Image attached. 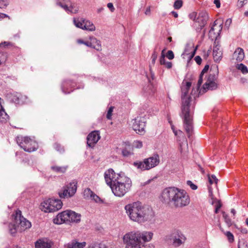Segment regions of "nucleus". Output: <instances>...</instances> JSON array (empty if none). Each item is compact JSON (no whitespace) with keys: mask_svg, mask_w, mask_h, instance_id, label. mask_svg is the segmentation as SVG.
Returning a JSON list of instances; mask_svg holds the SVG:
<instances>
[{"mask_svg":"<svg viewBox=\"0 0 248 248\" xmlns=\"http://www.w3.org/2000/svg\"><path fill=\"white\" fill-rule=\"evenodd\" d=\"M124 209L130 219L139 223L150 220L153 217L152 210L143 206L139 201L126 205Z\"/></svg>","mask_w":248,"mask_h":248,"instance_id":"3","label":"nucleus"},{"mask_svg":"<svg viewBox=\"0 0 248 248\" xmlns=\"http://www.w3.org/2000/svg\"><path fill=\"white\" fill-rule=\"evenodd\" d=\"M88 248H107L106 246L102 243H93L91 244Z\"/></svg>","mask_w":248,"mask_h":248,"instance_id":"35","label":"nucleus"},{"mask_svg":"<svg viewBox=\"0 0 248 248\" xmlns=\"http://www.w3.org/2000/svg\"><path fill=\"white\" fill-rule=\"evenodd\" d=\"M116 182L110 186L114 195L117 197L124 196L130 189L132 181L124 175H119Z\"/></svg>","mask_w":248,"mask_h":248,"instance_id":"6","label":"nucleus"},{"mask_svg":"<svg viewBox=\"0 0 248 248\" xmlns=\"http://www.w3.org/2000/svg\"><path fill=\"white\" fill-rule=\"evenodd\" d=\"M119 175H121L116 174L112 169L107 170L104 173V178L107 185L110 186L116 182L118 177H119Z\"/></svg>","mask_w":248,"mask_h":248,"instance_id":"14","label":"nucleus"},{"mask_svg":"<svg viewBox=\"0 0 248 248\" xmlns=\"http://www.w3.org/2000/svg\"><path fill=\"white\" fill-rule=\"evenodd\" d=\"M56 5L62 8L68 14H76L78 8L71 0H56Z\"/></svg>","mask_w":248,"mask_h":248,"instance_id":"12","label":"nucleus"},{"mask_svg":"<svg viewBox=\"0 0 248 248\" xmlns=\"http://www.w3.org/2000/svg\"><path fill=\"white\" fill-rule=\"evenodd\" d=\"M186 184L189 186L190 188L193 190H196L197 189V186L194 184L191 181L188 180L186 182Z\"/></svg>","mask_w":248,"mask_h":248,"instance_id":"48","label":"nucleus"},{"mask_svg":"<svg viewBox=\"0 0 248 248\" xmlns=\"http://www.w3.org/2000/svg\"><path fill=\"white\" fill-rule=\"evenodd\" d=\"M166 67L168 68V69H170L172 67V63L171 62H167L165 64Z\"/></svg>","mask_w":248,"mask_h":248,"instance_id":"61","label":"nucleus"},{"mask_svg":"<svg viewBox=\"0 0 248 248\" xmlns=\"http://www.w3.org/2000/svg\"><path fill=\"white\" fill-rule=\"evenodd\" d=\"M85 19L83 18H74L73 23L77 27L83 30V26L84 25Z\"/></svg>","mask_w":248,"mask_h":248,"instance_id":"30","label":"nucleus"},{"mask_svg":"<svg viewBox=\"0 0 248 248\" xmlns=\"http://www.w3.org/2000/svg\"><path fill=\"white\" fill-rule=\"evenodd\" d=\"M76 83L71 80H64L62 83L61 89L65 94L70 93L74 90Z\"/></svg>","mask_w":248,"mask_h":248,"instance_id":"18","label":"nucleus"},{"mask_svg":"<svg viewBox=\"0 0 248 248\" xmlns=\"http://www.w3.org/2000/svg\"><path fill=\"white\" fill-rule=\"evenodd\" d=\"M237 69L240 70L243 74H246L248 73L247 67L243 63L238 64Z\"/></svg>","mask_w":248,"mask_h":248,"instance_id":"36","label":"nucleus"},{"mask_svg":"<svg viewBox=\"0 0 248 248\" xmlns=\"http://www.w3.org/2000/svg\"><path fill=\"white\" fill-rule=\"evenodd\" d=\"M157 57V54L155 51H154L152 54L151 58H152V62L154 64L155 63V60Z\"/></svg>","mask_w":248,"mask_h":248,"instance_id":"54","label":"nucleus"},{"mask_svg":"<svg viewBox=\"0 0 248 248\" xmlns=\"http://www.w3.org/2000/svg\"><path fill=\"white\" fill-rule=\"evenodd\" d=\"M54 149L60 153H63L64 151V149L63 146L58 143H55L54 144Z\"/></svg>","mask_w":248,"mask_h":248,"instance_id":"41","label":"nucleus"},{"mask_svg":"<svg viewBox=\"0 0 248 248\" xmlns=\"http://www.w3.org/2000/svg\"><path fill=\"white\" fill-rule=\"evenodd\" d=\"M216 208L215 210V213L217 214L218 212V210L222 206V203L220 201H218L217 204H216Z\"/></svg>","mask_w":248,"mask_h":248,"instance_id":"49","label":"nucleus"},{"mask_svg":"<svg viewBox=\"0 0 248 248\" xmlns=\"http://www.w3.org/2000/svg\"><path fill=\"white\" fill-rule=\"evenodd\" d=\"M68 166H52L51 167V169L54 172L57 173H64Z\"/></svg>","mask_w":248,"mask_h":248,"instance_id":"32","label":"nucleus"},{"mask_svg":"<svg viewBox=\"0 0 248 248\" xmlns=\"http://www.w3.org/2000/svg\"><path fill=\"white\" fill-rule=\"evenodd\" d=\"M81 215L75 212L67 210L60 213L57 216L56 219H54V223L58 224L62 223L75 222L78 223L80 221Z\"/></svg>","mask_w":248,"mask_h":248,"instance_id":"7","label":"nucleus"},{"mask_svg":"<svg viewBox=\"0 0 248 248\" xmlns=\"http://www.w3.org/2000/svg\"><path fill=\"white\" fill-rule=\"evenodd\" d=\"M8 4L7 0H0V8H5Z\"/></svg>","mask_w":248,"mask_h":248,"instance_id":"47","label":"nucleus"},{"mask_svg":"<svg viewBox=\"0 0 248 248\" xmlns=\"http://www.w3.org/2000/svg\"><path fill=\"white\" fill-rule=\"evenodd\" d=\"M231 23H232V19L231 18H228L226 20V21L225 22V26L226 27H228L230 25Z\"/></svg>","mask_w":248,"mask_h":248,"instance_id":"63","label":"nucleus"},{"mask_svg":"<svg viewBox=\"0 0 248 248\" xmlns=\"http://www.w3.org/2000/svg\"><path fill=\"white\" fill-rule=\"evenodd\" d=\"M218 20H216L214 21L213 23V24L212 26L211 27L209 31V34L210 37L212 36V34H215L214 31L215 30V27L218 24Z\"/></svg>","mask_w":248,"mask_h":248,"instance_id":"38","label":"nucleus"},{"mask_svg":"<svg viewBox=\"0 0 248 248\" xmlns=\"http://www.w3.org/2000/svg\"><path fill=\"white\" fill-rule=\"evenodd\" d=\"M189 18L193 21L196 22L197 13L196 12H192L188 15Z\"/></svg>","mask_w":248,"mask_h":248,"instance_id":"45","label":"nucleus"},{"mask_svg":"<svg viewBox=\"0 0 248 248\" xmlns=\"http://www.w3.org/2000/svg\"><path fill=\"white\" fill-rule=\"evenodd\" d=\"M195 61L198 64H200L202 62V60L199 56H197L195 57Z\"/></svg>","mask_w":248,"mask_h":248,"instance_id":"57","label":"nucleus"},{"mask_svg":"<svg viewBox=\"0 0 248 248\" xmlns=\"http://www.w3.org/2000/svg\"><path fill=\"white\" fill-rule=\"evenodd\" d=\"M209 182L210 184H213L214 183L217 184L218 179L217 178L216 176L214 174H212L211 175H208Z\"/></svg>","mask_w":248,"mask_h":248,"instance_id":"39","label":"nucleus"},{"mask_svg":"<svg viewBox=\"0 0 248 248\" xmlns=\"http://www.w3.org/2000/svg\"><path fill=\"white\" fill-rule=\"evenodd\" d=\"M148 76L150 78L151 81L154 80L155 78V76L153 72V71L151 70V68L149 70V74H146L147 78H148ZM152 82V81H151Z\"/></svg>","mask_w":248,"mask_h":248,"instance_id":"46","label":"nucleus"},{"mask_svg":"<svg viewBox=\"0 0 248 248\" xmlns=\"http://www.w3.org/2000/svg\"><path fill=\"white\" fill-rule=\"evenodd\" d=\"M214 3L216 5L217 8L220 7V0H214Z\"/></svg>","mask_w":248,"mask_h":248,"instance_id":"59","label":"nucleus"},{"mask_svg":"<svg viewBox=\"0 0 248 248\" xmlns=\"http://www.w3.org/2000/svg\"><path fill=\"white\" fill-rule=\"evenodd\" d=\"M182 6L183 1L182 0H176L173 4L174 8L176 10L180 9Z\"/></svg>","mask_w":248,"mask_h":248,"instance_id":"40","label":"nucleus"},{"mask_svg":"<svg viewBox=\"0 0 248 248\" xmlns=\"http://www.w3.org/2000/svg\"><path fill=\"white\" fill-rule=\"evenodd\" d=\"M1 99L0 97V101ZM8 118V115L5 111V110L1 104V101H0V121L1 122H5Z\"/></svg>","mask_w":248,"mask_h":248,"instance_id":"28","label":"nucleus"},{"mask_svg":"<svg viewBox=\"0 0 248 248\" xmlns=\"http://www.w3.org/2000/svg\"><path fill=\"white\" fill-rule=\"evenodd\" d=\"M82 43L89 47L94 48L96 50L99 51L101 50L100 41L97 40L95 38L91 39V41H82Z\"/></svg>","mask_w":248,"mask_h":248,"instance_id":"20","label":"nucleus"},{"mask_svg":"<svg viewBox=\"0 0 248 248\" xmlns=\"http://www.w3.org/2000/svg\"><path fill=\"white\" fill-rule=\"evenodd\" d=\"M91 199L93 200L96 202H102L100 198L94 193L93 194L92 197Z\"/></svg>","mask_w":248,"mask_h":248,"instance_id":"44","label":"nucleus"},{"mask_svg":"<svg viewBox=\"0 0 248 248\" xmlns=\"http://www.w3.org/2000/svg\"><path fill=\"white\" fill-rule=\"evenodd\" d=\"M136 143H137V144L136 145V148H140L142 147V142H141L140 141H137Z\"/></svg>","mask_w":248,"mask_h":248,"instance_id":"62","label":"nucleus"},{"mask_svg":"<svg viewBox=\"0 0 248 248\" xmlns=\"http://www.w3.org/2000/svg\"><path fill=\"white\" fill-rule=\"evenodd\" d=\"M166 56L169 60H172L174 58V54L172 51L169 50L167 52Z\"/></svg>","mask_w":248,"mask_h":248,"instance_id":"51","label":"nucleus"},{"mask_svg":"<svg viewBox=\"0 0 248 248\" xmlns=\"http://www.w3.org/2000/svg\"><path fill=\"white\" fill-rule=\"evenodd\" d=\"M94 192L89 188L85 189L83 192V196L85 199H91Z\"/></svg>","mask_w":248,"mask_h":248,"instance_id":"34","label":"nucleus"},{"mask_svg":"<svg viewBox=\"0 0 248 248\" xmlns=\"http://www.w3.org/2000/svg\"><path fill=\"white\" fill-rule=\"evenodd\" d=\"M160 162L158 154H155L149 158H145L143 161L134 162L133 165L140 171L149 170L156 166Z\"/></svg>","mask_w":248,"mask_h":248,"instance_id":"8","label":"nucleus"},{"mask_svg":"<svg viewBox=\"0 0 248 248\" xmlns=\"http://www.w3.org/2000/svg\"><path fill=\"white\" fill-rule=\"evenodd\" d=\"M150 7H148L145 10V14L146 15H149L150 14Z\"/></svg>","mask_w":248,"mask_h":248,"instance_id":"64","label":"nucleus"},{"mask_svg":"<svg viewBox=\"0 0 248 248\" xmlns=\"http://www.w3.org/2000/svg\"><path fill=\"white\" fill-rule=\"evenodd\" d=\"M238 248H248L247 244L245 242H239L238 244Z\"/></svg>","mask_w":248,"mask_h":248,"instance_id":"53","label":"nucleus"},{"mask_svg":"<svg viewBox=\"0 0 248 248\" xmlns=\"http://www.w3.org/2000/svg\"><path fill=\"white\" fill-rule=\"evenodd\" d=\"M83 30L89 31H94L95 30V27L92 22L85 19L84 25L83 26Z\"/></svg>","mask_w":248,"mask_h":248,"instance_id":"31","label":"nucleus"},{"mask_svg":"<svg viewBox=\"0 0 248 248\" xmlns=\"http://www.w3.org/2000/svg\"><path fill=\"white\" fill-rule=\"evenodd\" d=\"M6 60V55L3 52H0V65L4 63Z\"/></svg>","mask_w":248,"mask_h":248,"instance_id":"42","label":"nucleus"},{"mask_svg":"<svg viewBox=\"0 0 248 248\" xmlns=\"http://www.w3.org/2000/svg\"><path fill=\"white\" fill-rule=\"evenodd\" d=\"M161 200L163 203L173 205L175 207H183L190 202V198L184 190L175 187H168L162 192Z\"/></svg>","mask_w":248,"mask_h":248,"instance_id":"2","label":"nucleus"},{"mask_svg":"<svg viewBox=\"0 0 248 248\" xmlns=\"http://www.w3.org/2000/svg\"><path fill=\"white\" fill-rule=\"evenodd\" d=\"M21 95L17 93L9 94V98L11 101L16 104L19 105L21 104Z\"/></svg>","mask_w":248,"mask_h":248,"instance_id":"25","label":"nucleus"},{"mask_svg":"<svg viewBox=\"0 0 248 248\" xmlns=\"http://www.w3.org/2000/svg\"><path fill=\"white\" fill-rule=\"evenodd\" d=\"M191 86V82L184 81L182 83V107L180 114L183 121L184 128L188 138L192 136L193 131V112L190 110L191 97L187 96L189 90Z\"/></svg>","mask_w":248,"mask_h":248,"instance_id":"1","label":"nucleus"},{"mask_svg":"<svg viewBox=\"0 0 248 248\" xmlns=\"http://www.w3.org/2000/svg\"><path fill=\"white\" fill-rule=\"evenodd\" d=\"M173 244L175 247H179L184 244L186 240L184 234L179 230H174L171 234Z\"/></svg>","mask_w":248,"mask_h":248,"instance_id":"15","label":"nucleus"},{"mask_svg":"<svg viewBox=\"0 0 248 248\" xmlns=\"http://www.w3.org/2000/svg\"><path fill=\"white\" fill-rule=\"evenodd\" d=\"M113 109H114V107L111 106L109 108L108 110L107 116H106L108 120L111 119V118H112L111 116H112V112L113 111Z\"/></svg>","mask_w":248,"mask_h":248,"instance_id":"43","label":"nucleus"},{"mask_svg":"<svg viewBox=\"0 0 248 248\" xmlns=\"http://www.w3.org/2000/svg\"><path fill=\"white\" fill-rule=\"evenodd\" d=\"M122 154L124 157H128L133 154L132 148L129 144V142L127 143V146L122 149Z\"/></svg>","mask_w":248,"mask_h":248,"instance_id":"26","label":"nucleus"},{"mask_svg":"<svg viewBox=\"0 0 248 248\" xmlns=\"http://www.w3.org/2000/svg\"><path fill=\"white\" fill-rule=\"evenodd\" d=\"M222 216L224 219V221L228 227H230L232 225V221L231 219L229 217L228 215L226 214L225 212H222Z\"/></svg>","mask_w":248,"mask_h":248,"instance_id":"33","label":"nucleus"},{"mask_svg":"<svg viewBox=\"0 0 248 248\" xmlns=\"http://www.w3.org/2000/svg\"><path fill=\"white\" fill-rule=\"evenodd\" d=\"M153 236L151 232L132 231L123 236L125 248H144V244L150 241Z\"/></svg>","mask_w":248,"mask_h":248,"instance_id":"4","label":"nucleus"},{"mask_svg":"<svg viewBox=\"0 0 248 248\" xmlns=\"http://www.w3.org/2000/svg\"><path fill=\"white\" fill-rule=\"evenodd\" d=\"M247 1V0H238V5L240 6V7H242L245 4V1Z\"/></svg>","mask_w":248,"mask_h":248,"instance_id":"58","label":"nucleus"},{"mask_svg":"<svg viewBox=\"0 0 248 248\" xmlns=\"http://www.w3.org/2000/svg\"><path fill=\"white\" fill-rule=\"evenodd\" d=\"M203 76V75H202L200 74V76H199V78L198 79V83H197V87L198 88H199L200 87V86H201V85L202 83Z\"/></svg>","mask_w":248,"mask_h":248,"instance_id":"52","label":"nucleus"},{"mask_svg":"<svg viewBox=\"0 0 248 248\" xmlns=\"http://www.w3.org/2000/svg\"><path fill=\"white\" fill-rule=\"evenodd\" d=\"M203 88L206 91L207 90H214L217 89V84L216 81L205 82L203 86Z\"/></svg>","mask_w":248,"mask_h":248,"instance_id":"27","label":"nucleus"},{"mask_svg":"<svg viewBox=\"0 0 248 248\" xmlns=\"http://www.w3.org/2000/svg\"><path fill=\"white\" fill-rule=\"evenodd\" d=\"M62 202L59 199L50 198L41 203L40 209L46 213L54 212L62 207Z\"/></svg>","mask_w":248,"mask_h":248,"instance_id":"10","label":"nucleus"},{"mask_svg":"<svg viewBox=\"0 0 248 248\" xmlns=\"http://www.w3.org/2000/svg\"><path fill=\"white\" fill-rule=\"evenodd\" d=\"M17 143L25 151L31 152L37 149V142L29 137L17 136L16 138Z\"/></svg>","mask_w":248,"mask_h":248,"instance_id":"9","label":"nucleus"},{"mask_svg":"<svg viewBox=\"0 0 248 248\" xmlns=\"http://www.w3.org/2000/svg\"><path fill=\"white\" fill-rule=\"evenodd\" d=\"M35 248H50V244L45 241L39 240L35 243Z\"/></svg>","mask_w":248,"mask_h":248,"instance_id":"29","label":"nucleus"},{"mask_svg":"<svg viewBox=\"0 0 248 248\" xmlns=\"http://www.w3.org/2000/svg\"><path fill=\"white\" fill-rule=\"evenodd\" d=\"M86 245L85 242H78L76 240H73L65 245V248H84Z\"/></svg>","mask_w":248,"mask_h":248,"instance_id":"22","label":"nucleus"},{"mask_svg":"<svg viewBox=\"0 0 248 248\" xmlns=\"http://www.w3.org/2000/svg\"><path fill=\"white\" fill-rule=\"evenodd\" d=\"M242 233L246 234L248 232V230L245 228L241 227L240 228H238Z\"/></svg>","mask_w":248,"mask_h":248,"instance_id":"60","label":"nucleus"},{"mask_svg":"<svg viewBox=\"0 0 248 248\" xmlns=\"http://www.w3.org/2000/svg\"><path fill=\"white\" fill-rule=\"evenodd\" d=\"M233 57L236 59L237 62H242L245 57L243 49L240 47L236 48L233 53Z\"/></svg>","mask_w":248,"mask_h":248,"instance_id":"24","label":"nucleus"},{"mask_svg":"<svg viewBox=\"0 0 248 248\" xmlns=\"http://www.w3.org/2000/svg\"><path fill=\"white\" fill-rule=\"evenodd\" d=\"M209 65L206 64V65H205L202 71L201 74L203 75L204 73H206L208 71V70H209Z\"/></svg>","mask_w":248,"mask_h":248,"instance_id":"55","label":"nucleus"},{"mask_svg":"<svg viewBox=\"0 0 248 248\" xmlns=\"http://www.w3.org/2000/svg\"><path fill=\"white\" fill-rule=\"evenodd\" d=\"M12 218L13 222L8 224V231L13 236L16 235L18 230L22 232L31 227V222L23 217L21 211L18 209L12 215Z\"/></svg>","mask_w":248,"mask_h":248,"instance_id":"5","label":"nucleus"},{"mask_svg":"<svg viewBox=\"0 0 248 248\" xmlns=\"http://www.w3.org/2000/svg\"><path fill=\"white\" fill-rule=\"evenodd\" d=\"M208 19V14L206 11H202L199 13L198 16L196 19V22H197L199 25V27L196 29L197 32L201 31L206 24Z\"/></svg>","mask_w":248,"mask_h":248,"instance_id":"16","label":"nucleus"},{"mask_svg":"<svg viewBox=\"0 0 248 248\" xmlns=\"http://www.w3.org/2000/svg\"><path fill=\"white\" fill-rule=\"evenodd\" d=\"M107 7L109 9L110 11L112 12H113L115 10L113 5L112 3H108L107 4Z\"/></svg>","mask_w":248,"mask_h":248,"instance_id":"56","label":"nucleus"},{"mask_svg":"<svg viewBox=\"0 0 248 248\" xmlns=\"http://www.w3.org/2000/svg\"><path fill=\"white\" fill-rule=\"evenodd\" d=\"M224 234L226 235L230 243H232L234 241V236L231 232L227 231L224 232Z\"/></svg>","mask_w":248,"mask_h":248,"instance_id":"37","label":"nucleus"},{"mask_svg":"<svg viewBox=\"0 0 248 248\" xmlns=\"http://www.w3.org/2000/svg\"><path fill=\"white\" fill-rule=\"evenodd\" d=\"M164 51V50L162 51V55L159 60L160 63L161 65H165V64L167 62L166 61L165 55L163 54Z\"/></svg>","mask_w":248,"mask_h":248,"instance_id":"50","label":"nucleus"},{"mask_svg":"<svg viewBox=\"0 0 248 248\" xmlns=\"http://www.w3.org/2000/svg\"><path fill=\"white\" fill-rule=\"evenodd\" d=\"M77 190V182L73 181L63 187L61 191L59 192V195L62 199L69 198L73 197Z\"/></svg>","mask_w":248,"mask_h":248,"instance_id":"11","label":"nucleus"},{"mask_svg":"<svg viewBox=\"0 0 248 248\" xmlns=\"http://www.w3.org/2000/svg\"><path fill=\"white\" fill-rule=\"evenodd\" d=\"M218 69L217 65L211 67L210 71V74L207 78L206 82H211L216 81L218 78Z\"/></svg>","mask_w":248,"mask_h":248,"instance_id":"21","label":"nucleus"},{"mask_svg":"<svg viewBox=\"0 0 248 248\" xmlns=\"http://www.w3.org/2000/svg\"><path fill=\"white\" fill-rule=\"evenodd\" d=\"M100 138V137L98 131H93L91 132L87 137V143L88 146L91 148H93Z\"/></svg>","mask_w":248,"mask_h":248,"instance_id":"17","label":"nucleus"},{"mask_svg":"<svg viewBox=\"0 0 248 248\" xmlns=\"http://www.w3.org/2000/svg\"><path fill=\"white\" fill-rule=\"evenodd\" d=\"M220 46L219 45H216L214 46L213 55L214 60L215 62H219L222 57V52L220 49Z\"/></svg>","mask_w":248,"mask_h":248,"instance_id":"23","label":"nucleus"},{"mask_svg":"<svg viewBox=\"0 0 248 248\" xmlns=\"http://www.w3.org/2000/svg\"><path fill=\"white\" fill-rule=\"evenodd\" d=\"M143 117H137L133 123V129L137 133L143 135L145 133V122Z\"/></svg>","mask_w":248,"mask_h":248,"instance_id":"13","label":"nucleus"},{"mask_svg":"<svg viewBox=\"0 0 248 248\" xmlns=\"http://www.w3.org/2000/svg\"><path fill=\"white\" fill-rule=\"evenodd\" d=\"M148 84L144 86L143 88V93L144 95L146 96H152L156 92V88L151 82L150 78L148 76Z\"/></svg>","mask_w":248,"mask_h":248,"instance_id":"19","label":"nucleus"}]
</instances>
